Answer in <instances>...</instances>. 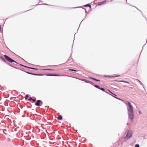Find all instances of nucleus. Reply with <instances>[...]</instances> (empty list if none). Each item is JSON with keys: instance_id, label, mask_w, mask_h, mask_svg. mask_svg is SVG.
Returning <instances> with one entry per match:
<instances>
[{"instance_id": "nucleus-44", "label": "nucleus", "mask_w": 147, "mask_h": 147, "mask_svg": "<svg viewBox=\"0 0 147 147\" xmlns=\"http://www.w3.org/2000/svg\"><path fill=\"white\" fill-rule=\"evenodd\" d=\"M137 9L138 10L140 11V10H139V9Z\"/></svg>"}, {"instance_id": "nucleus-35", "label": "nucleus", "mask_w": 147, "mask_h": 147, "mask_svg": "<svg viewBox=\"0 0 147 147\" xmlns=\"http://www.w3.org/2000/svg\"><path fill=\"white\" fill-rule=\"evenodd\" d=\"M42 5H49L47 4H41Z\"/></svg>"}, {"instance_id": "nucleus-34", "label": "nucleus", "mask_w": 147, "mask_h": 147, "mask_svg": "<svg viewBox=\"0 0 147 147\" xmlns=\"http://www.w3.org/2000/svg\"><path fill=\"white\" fill-rule=\"evenodd\" d=\"M139 114H142V113L140 111H139Z\"/></svg>"}, {"instance_id": "nucleus-45", "label": "nucleus", "mask_w": 147, "mask_h": 147, "mask_svg": "<svg viewBox=\"0 0 147 147\" xmlns=\"http://www.w3.org/2000/svg\"><path fill=\"white\" fill-rule=\"evenodd\" d=\"M86 14L85 16H86Z\"/></svg>"}, {"instance_id": "nucleus-39", "label": "nucleus", "mask_w": 147, "mask_h": 147, "mask_svg": "<svg viewBox=\"0 0 147 147\" xmlns=\"http://www.w3.org/2000/svg\"><path fill=\"white\" fill-rule=\"evenodd\" d=\"M79 7H74V8H76Z\"/></svg>"}, {"instance_id": "nucleus-36", "label": "nucleus", "mask_w": 147, "mask_h": 147, "mask_svg": "<svg viewBox=\"0 0 147 147\" xmlns=\"http://www.w3.org/2000/svg\"><path fill=\"white\" fill-rule=\"evenodd\" d=\"M115 98L118 99V100H120V99L119 98H117V97H115Z\"/></svg>"}, {"instance_id": "nucleus-32", "label": "nucleus", "mask_w": 147, "mask_h": 147, "mask_svg": "<svg viewBox=\"0 0 147 147\" xmlns=\"http://www.w3.org/2000/svg\"><path fill=\"white\" fill-rule=\"evenodd\" d=\"M104 76L106 77H108V75H105Z\"/></svg>"}, {"instance_id": "nucleus-25", "label": "nucleus", "mask_w": 147, "mask_h": 147, "mask_svg": "<svg viewBox=\"0 0 147 147\" xmlns=\"http://www.w3.org/2000/svg\"><path fill=\"white\" fill-rule=\"evenodd\" d=\"M90 84H91L92 85L94 86V85H93V84H95V83L93 82L90 81Z\"/></svg>"}, {"instance_id": "nucleus-24", "label": "nucleus", "mask_w": 147, "mask_h": 147, "mask_svg": "<svg viewBox=\"0 0 147 147\" xmlns=\"http://www.w3.org/2000/svg\"><path fill=\"white\" fill-rule=\"evenodd\" d=\"M135 147H140V145L139 144H136L135 145Z\"/></svg>"}, {"instance_id": "nucleus-20", "label": "nucleus", "mask_w": 147, "mask_h": 147, "mask_svg": "<svg viewBox=\"0 0 147 147\" xmlns=\"http://www.w3.org/2000/svg\"><path fill=\"white\" fill-rule=\"evenodd\" d=\"M88 78H90L91 79H92L94 80H95V79H96L95 78H93V77H88Z\"/></svg>"}, {"instance_id": "nucleus-27", "label": "nucleus", "mask_w": 147, "mask_h": 147, "mask_svg": "<svg viewBox=\"0 0 147 147\" xmlns=\"http://www.w3.org/2000/svg\"><path fill=\"white\" fill-rule=\"evenodd\" d=\"M32 100V97H30L28 99V100L29 101H30L31 100Z\"/></svg>"}, {"instance_id": "nucleus-48", "label": "nucleus", "mask_w": 147, "mask_h": 147, "mask_svg": "<svg viewBox=\"0 0 147 147\" xmlns=\"http://www.w3.org/2000/svg\"><path fill=\"white\" fill-rule=\"evenodd\" d=\"M146 40H147V38Z\"/></svg>"}, {"instance_id": "nucleus-14", "label": "nucleus", "mask_w": 147, "mask_h": 147, "mask_svg": "<svg viewBox=\"0 0 147 147\" xmlns=\"http://www.w3.org/2000/svg\"><path fill=\"white\" fill-rule=\"evenodd\" d=\"M120 76V75H117L116 74H114L113 76V77H119Z\"/></svg>"}, {"instance_id": "nucleus-29", "label": "nucleus", "mask_w": 147, "mask_h": 147, "mask_svg": "<svg viewBox=\"0 0 147 147\" xmlns=\"http://www.w3.org/2000/svg\"><path fill=\"white\" fill-rule=\"evenodd\" d=\"M138 80V81L140 83V84L142 85V86H143V84L142 83V82L140 81L139 80Z\"/></svg>"}, {"instance_id": "nucleus-8", "label": "nucleus", "mask_w": 147, "mask_h": 147, "mask_svg": "<svg viewBox=\"0 0 147 147\" xmlns=\"http://www.w3.org/2000/svg\"><path fill=\"white\" fill-rule=\"evenodd\" d=\"M25 72L26 73L28 74L33 75H34V76H36V74H35V73H32L29 72L28 71H25Z\"/></svg>"}, {"instance_id": "nucleus-4", "label": "nucleus", "mask_w": 147, "mask_h": 147, "mask_svg": "<svg viewBox=\"0 0 147 147\" xmlns=\"http://www.w3.org/2000/svg\"><path fill=\"white\" fill-rule=\"evenodd\" d=\"M41 105L42 104V101L40 100H37L35 103V105L36 106H40L41 105Z\"/></svg>"}, {"instance_id": "nucleus-6", "label": "nucleus", "mask_w": 147, "mask_h": 147, "mask_svg": "<svg viewBox=\"0 0 147 147\" xmlns=\"http://www.w3.org/2000/svg\"><path fill=\"white\" fill-rule=\"evenodd\" d=\"M106 3V1L105 0L103 1L99 2L98 3V5H102L105 4Z\"/></svg>"}, {"instance_id": "nucleus-3", "label": "nucleus", "mask_w": 147, "mask_h": 147, "mask_svg": "<svg viewBox=\"0 0 147 147\" xmlns=\"http://www.w3.org/2000/svg\"><path fill=\"white\" fill-rule=\"evenodd\" d=\"M132 136V132L131 130H129L127 134L125 137L124 138V140H127L130 139Z\"/></svg>"}, {"instance_id": "nucleus-37", "label": "nucleus", "mask_w": 147, "mask_h": 147, "mask_svg": "<svg viewBox=\"0 0 147 147\" xmlns=\"http://www.w3.org/2000/svg\"><path fill=\"white\" fill-rule=\"evenodd\" d=\"M83 8V9H85V12L86 13V10L85 9H84V8Z\"/></svg>"}, {"instance_id": "nucleus-40", "label": "nucleus", "mask_w": 147, "mask_h": 147, "mask_svg": "<svg viewBox=\"0 0 147 147\" xmlns=\"http://www.w3.org/2000/svg\"><path fill=\"white\" fill-rule=\"evenodd\" d=\"M30 10V9H29V10H27V11H26L25 12H26V11H29V10Z\"/></svg>"}, {"instance_id": "nucleus-43", "label": "nucleus", "mask_w": 147, "mask_h": 147, "mask_svg": "<svg viewBox=\"0 0 147 147\" xmlns=\"http://www.w3.org/2000/svg\"><path fill=\"white\" fill-rule=\"evenodd\" d=\"M83 20H82V21H83Z\"/></svg>"}, {"instance_id": "nucleus-15", "label": "nucleus", "mask_w": 147, "mask_h": 147, "mask_svg": "<svg viewBox=\"0 0 147 147\" xmlns=\"http://www.w3.org/2000/svg\"><path fill=\"white\" fill-rule=\"evenodd\" d=\"M94 86L95 87H96V88H98V89H99V88H100V87L99 86H98V85H94Z\"/></svg>"}, {"instance_id": "nucleus-11", "label": "nucleus", "mask_w": 147, "mask_h": 147, "mask_svg": "<svg viewBox=\"0 0 147 147\" xmlns=\"http://www.w3.org/2000/svg\"><path fill=\"white\" fill-rule=\"evenodd\" d=\"M84 7H89L90 8H91V5L89 4H86L85 5H84Z\"/></svg>"}, {"instance_id": "nucleus-33", "label": "nucleus", "mask_w": 147, "mask_h": 147, "mask_svg": "<svg viewBox=\"0 0 147 147\" xmlns=\"http://www.w3.org/2000/svg\"><path fill=\"white\" fill-rule=\"evenodd\" d=\"M74 35H75V34ZM74 36H75V35H74ZM74 40H73V43L74 42ZM73 44H72V47H73Z\"/></svg>"}, {"instance_id": "nucleus-46", "label": "nucleus", "mask_w": 147, "mask_h": 147, "mask_svg": "<svg viewBox=\"0 0 147 147\" xmlns=\"http://www.w3.org/2000/svg\"><path fill=\"white\" fill-rule=\"evenodd\" d=\"M111 1H113V0H111Z\"/></svg>"}, {"instance_id": "nucleus-31", "label": "nucleus", "mask_w": 147, "mask_h": 147, "mask_svg": "<svg viewBox=\"0 0 147 147\" xmlns=\"http://www.w3.org/2000/svg\"><path fill=\"white\" fill-rule=\"evenodd\" d=\"M1 26L0 25V31L1 32Z\"/></svg>"}, {"instance_id": "nucleus-13", "label": "nucleus", "mask_w": 147, "mask_h": 147, "mask_svg": "<svg viewBox=\"0 0 147 147\" xmlns=\"http://www.w3.org/2000/svg\"><path fill=\"white\" fill-rule=\"evenodd\" d=\"M28 69H34V70H38V69L36 68H33L32 67H28Z\"/></svg>"}, {"instance_id": "nucleus-23", "label": "nucleus", "mask_w": 147, "mask_h": 147, "mask_svg": "<svg viewBox=\"0 0 147 147\" xmlns=\"http://www.w3.org/2000/svg\"><path fill=\"white\" fill-rule=\"evenodd\" d=\"M44 75L43 74H36V76H42Z\"/></svg>"}, {"instance_id": "nucleus-21", "label": "nucleus", "mask_w": 147, "mask_h": 147, "mask_svg": "<svg viewBox=\"0 0 147 147\" xmlns=\"http://www.w3.org/2000/svg\"><path fill=\"white\" fill-rule=\"evenodd\" d=\"M29 96L27 94L26 95L25 98L26 100L27 99V98Z\"/></svg>"}, {"instance_id": "nucleus-9", "label": "nucleus", "mask_w": 147, "mask_h": 147, "mask_svg": "<svg viewBox=\"0 0 147 147\" xmlns=\"http://www.w3.org/2000/svg\"><path fill=\"white\" fill-rule=\"evenodd\" d=\"M81 80L82 81L86 83H90V81H89V80H86V79H82V80Z\"/></svg>"}, {"instance_id": "nucleus-26", "label": "nucleus", "mask_w": 147, "mask_h": 147, "mask_svg": "<svg viewBox=\"0 0 147 147\" xmlns=\"http://www.w3.org/2000/svg\"><path fill=\"white\" fill-rule=\"evenodd\" d=\"M108 77L109 78H113V76H111V75H108Z\"/></svg>"}, {"instance_id": "nucleus-2", "label": "nucleus", "mask_w": 147, "mask_h": 147, "mask_svg": "<svg viewBox=\"0 0 147 147\" xmlns=\"http://www.w3.org/2000/svg\"><path fill=\"white\" fill-rule=\"evenodd\" d=\"M3 56L4 57H5V59H6V60H7V61L11 63H12L13 62L15 63H16L17 64H19L21 66H23L24 67H26V68H28L29 67H28V66L24 65L22 64H21L18 63L17 62L15 61L14 60H13V59H12L10 57H9L8 56L5 55H4Z\"/></svg>"}, {"instance_id": "nucleus-16", "label": "nucleus", "mask_w": 147, "mask_h": 147, "mask_svg": "<svg viewBox=\"0 0 147 147\" xmlns=\"http://www.w3.org/2000/svg\"><path fill=\"white\" fill-rule=\"evenodd\" d=\"M99 89L102 90L103 91H105V89L104 88L102 87H100Z\"/></svg>"}, {"instance_id": "nucleus-22", "label": "nucleus", "mask_w": 147, "mask_h": 147, "mask_svg": "<svg viewBox=\"0 0 147 147\" xmlns=\"http://www.w3.org/2000/svg\"><path fill=\"white\" fill-rule=\"evenodd\" d=\"M32 101H33V102H35L36 101V98L35 97H34V98H33H33H32Z\"/></svg>"}, {"instance_id": "nucleus-19", "label": "nucleus", "mask_w": 147, "mask_h": 147, "mask_svg": "<svg viewBox=\"0 0 147 147\" xmlns=\"http://www.w3.org/2000/svg\"><path fill=\"white\" fill-rule=\"evenodd\" d=\"M108 90L113 95H114L115 96H117L116 95L112 93L109 90Z\"/></svg>"}, {"instance_id": "nucleus-42", "label": "nucleus", "mask_w": 147, "mask_h": 147, "mask_svg": "<svg viewBox=\"0 0 147 147\" xmlns=\"http://www.w3.org/2000/svg\"><path fill=\"white\" fill-rule=\"evenodd\" d=\"M83 20H82V21H83Z\"/></svg>"}, {"instance_id": "nucleus-17", "label": "nucleus", "mask_w": 147, "mask_h": 147, "mask_svg": "<svg viewBox=\"0 0 147 147\" xmlns=\"http://www.w3.org/2000/svg\"><path fill=\"white\" fill-rule=\"evenodd\" d=\"M43 70H51V71H54V69H43Z\"/></svg>"}, {"instance_id": "nucleus-28", "label": "nucleus", "mask_w": 147, "mask_h": 147, "mask_svg": "<svg viewBox=\"0 0 147 147\" xmlns=\"http://www.w3.org/2000/svg\"><path fill=\"white\" fill-rule=\"evenodd\" d=\"M95 81L97 82H100V80H99L97 79H95Z\"/></svg>"}, {"instance_id": "nucleus-47", "label": "nucleus", "mask_w": 147, "mask_h": 147, "mask_svg": "<svg viewBox=\"0 0 147 147\" xmlns=\"http://www.w3.org/2000/svg\"><path fill=\"white\" fill-rule=\"evenodd\" d=\"M146 40H147V38Z\"/></svg>"}, {"instance_id": "nucleus-7", "label": "nucleus", "mask_w": 147, "mask_h": 147, "mask_svg": "<svg viewBox=\"0 0 147 147\" xmlns=\"http://www.w3.org/2000/svg\"><path fill=\"white\" fill-rule=\"evenodd\" d=\"M4 58H5L4 57ZM0 58L1 59V60L3 62H6V61H7L6 59H5V58H4L3 56H0Z\"/></svg>"}, {"instance_id": "nucleus-38", "label": "nucleus", "mask_w": 147, "mask_h": 147, "mask_svg": "<svg viewBox=\"0 0 147 147\" xmlns=\"http://www.w3.org/2000/svg\"><path fill=\"white\" fill-rule=\"evenodd\" d=\"M112 96L113 97H115V98L116 97H115V96H113V95H112Z\"/></svg>"}, {"instance_id": "nucleus-41", "label": "nucleus", "mask_w": 147, "mask_h": 147, "mask_svg": "<svg viewBox=\"0 0 147 147\" xmlns=\"http://www.w3.org/2000/svg\"><path fill=\"white\" fill-rule=\"evenodd\" d=\"M22 117H24V115H23L22 116Z\"/></svg>"}, {"instance_id": "nucleus-1", "label": "nucleus", "mask_w": 147, "mask_h": 147, "mask_svg": "<svg viewBox=\"0 0 147 147\" xmlns=\"http://www.w3.org/2000/svg\"><path fill=\"white\" fill-rule=\"evenodd\" d=\"M128 105L127 107L128 118L131 121H133L134 118V113L133 112L134 107L131 102L128 101H127Z\"/></svg>"}, {"instance_id": "nucleus-18", "label": "nucleus", "mask_w": 147, "mask_h": 147, "mask_svg": "<svg viewBox=\"0 0 147 147\" xmlns=\"http://www.w3.org/2000/svg\"><path fill=\"white\" fill-rule=\"evenodd\" d=\"M69 71H77L76 70V69H69Z\"/></svg>"}, {"instance_id": "nucleus-49", "label": "nucleus", "mask_w": 147, "mask_h": 147, "mask_svg": "<svg viewBox=\"0 0 147 147\" xmlns=\"http://www.w3.org/2000/svg\"><path fill=\"white\" fill-rule=\"evenodd\" d=\"M146 40H147V38Z\"/></svg>"}, {"instance_id": "nucleus-30", "label": "nucleus", "mask_w": 147, "mask_h": 147, "mask_svg": "<svg viewBox=\"0 0 147 147\" xmlns=\"http://www.w3.org/2000/svg\"><path fill=\"white\" fill-rule=\"evenodd\" d=\"M9 66H11V67H13L14 68H16V69H17V68H16V67H13V66H12L11 65L9 64Z\"/></svg>"}, {"instance_id": "nucleus-5", "label": "nucleus", "mask_w": 147, "mask_h": 147, "mask_svg": "<svg viewBox=\"0 0 147 147\" xmlns=\"http://www.w3.org/2000/svg\"><path fill=\"white\" fill-rule=\"evenodd\" d=\"M45 75L49 76H59L60 75L58 74H47Z\"/></svg>"}, {"instance_id": "nucleus-12", "label": "nucleus", "mask_w": 147, "mask_h": 147, "mask_svg": "<svg viewBox=\"0 0 147 147\" xmlns=\"http://www.w3.org/2000/svg\"><path fill=\"white\" fill-rule=\"evenodd\" d=\"M118 82H124L125 83H127V84H129V83L127 81H124V80H119V81H117Z\"/></svg>"}, {"instance_id": "nucleus-10", "label": "nucleus", "mask_w": 147, "mask_h": 147, "mask_svg": "<svg viewBox=\"0 0 147 147\" xmlns=\"http://www.w3.org/2000/svg\"><path fill=\"white\" fill-rule=\"evenodd\" d=\"M57 119L59 120H61L62 119V117L61 115H59V116L57 117Z\"/></svg>"}]
</instances>
